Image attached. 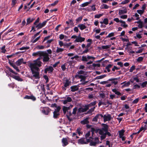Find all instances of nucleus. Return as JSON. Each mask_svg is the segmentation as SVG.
I'll return each mask as SVG.
<instances>
[{
    "label": "nucleus",
    "mask_w": 147,
    "mask_h": 147,
    "mask_svg": "<svg viewBox=\"0 0 147 147\" xmlns=\"http://www.w3.org/2000/svg\"><path fill=\"white\" fill-rule=\"evenodd\" d=\"M40 59V58H38L30 63V67L33 74V76L37 79L40 78L39 67L41 66L42 63V62L39 61Z\"/></svg>",
    "instance_id": "nucleus-1"
},
{
    "label": "nucleus",
    "mask_w": 147,
    "mask_h": 147,
    "mask_svg": "<svg viewBox=\"0 0 147 147\" xmlns=\"http://www.w3.org/2000/svg\"><path fill=\"white\" fill-rule=\"evenodd\" d=\"M89 142L90 146H95L99 143L98 138L97 137L93 138L90 137L89 139H86V140L85 138H82L78 141V143L80 144H86Z\"/></svg>",
    "instance_id": "nucleus-2"
},
{
    "label": "nucleus",
    "mask_w": 147,
    "mask_h": 147,
    "mask_svg": "<svg viewBox=\"0 0 147 147\" xmlns=\"http://www.w3.org/2000/svg\"><path fill=\"white\" fill-rule=\"evenodd\" d=\"M98 131L99 134L101 135L100 136V138L101 140L105 139L107 135L109 136H111V134L108 131L105 132V133H104L103 131H102V130H98Z\"/></svg>",
    "instance_id": "nucleus-3"
},
{
    "label": "nucleus",
    "mask_w": 147,
    "mask_h": 147,
    "mask_svg": "<svg viewBox=\"0 0 147 147\" xmlns=\"http://www.w3.org/2000/svg\"><path fill=\"white\" fill-rule=\"evenodd\" d=\"M95 57H93L87 55V56H82V60L84 61H87L90 59L94 60Z\"/></svg>",
    "instance_id": "nucleus-4"
},
{
    "label": "nucleus",
    "mask_w": 147,
    "mask_h": 147,
    "mask_svg": "<svg viewBox=\"0 0 147 147\" xmlns=\"http://www.w3.org/2000/svg\"><path fill=\"white\" fill-rule=\"evenodd\" d=\"M88 109V106H86L84 108H80L78 110V114H80L87 111Z\"/></svg>",
    "instance_id": "nucleus-5"
},
{
    "label": "nucleus",
    "mask_w": 147,
    "mask_h": 147,
    "mask_svg": "<svg viewBox=\"0 0 147 147\" xmlns=\"http://www.w3.org/2000/svg\"><path fill=\"white\" fill-rule=\"evenodd\" d=\"M43 54L42 56L43 57V61H47L49 59V58L48 54L45 52H43Z\"/></svg>",
    "instance_id": "nucleus-6"
},
{
    "label": "nucleus",
    "mask_w": 147,
    "mask_h": 147,
    "mask_svg": "<svg viewBox=\"0 0 147 147\" xmlns=\"http://www.w3.org/2000/svg\"><path fill=\"white\" fill-rule=\"evenodd\" d=\"M85 38H84L80 36H78L76 39L74 41V42H81L84 41Z\"/></svg>",
    "instance_id": "nucleus-7"
},
{
    "label": "nucleus",
    "mask_w": 147,
    "mask_h": 147,
    "mask_svg": "<svg viewBox=\"0 0 147 147\" xmlns=\"http://www.w3.org/2000/svg\"><path fill=\"white\" fill-rule=\"evenodd\" d=\"M102 126H103V127L102 128V129H98L97 130V132L98 133V130H102V131L104 132L107 131L108 130V126L107 125L105 124L102 123Z\"/></svg>",
    "instance_id": "nucleus-8"
},
{
    "label": "nucleus",
    "mask_w": 147,
    "mask_h": 147,
    "mask_svg": "<svg viewBox=\"0 0 147 147\" xmlns=\"http://www.w3.org/2000/svg\"><path fill=\"white\" fill-rule=\"evenodd\" d=\"M16 64L18 66H20L22 63L25 64L26 63V62H24V61L23 59L21 58L19 59L16 62Z\"/></svg>",
    "instance_id": "nucleus-9"
},
{
    "label": "nucleus",
    "mask_w": 147,
    "mask_h": 147,
    "mask_svg": "<svg viewBox=\"0 0 147 147\" xmlns=\"http://www.w3.org/2000/svg\"><path fill=\"white\" fill-rule=\"evenodd\" d=\"M47 22V21H45L42 23H39L36 26V27L38 29L41 28L46 25Z\"/></svg>",
    "instance_id": "nucleus-10"
},
{
    "label": "nucleus",
    "mask_w": 147,
    "mask_h": 147,
    "mask_svg": "<svg viewBox=\"0 0 147 147\" xmlns=\"http://www.w3.org/2000/svg\"><path fill=\"white\" fill-rule=\"evenodd\" d=\"M103 118L104 122L109 121L111 119V115L110 114L105 115L103 116Z\"/></svg>",
    "instance_id": "nucleus-11"
},
{
    "label": "nucleus",
    "mask_w": 147,
    "mask_h": 147,
    "mask_svg": "<svg viewBox=\"0 0 147 147\" xmlns=\"http://www.w3.org/2000/svg\"><path fill=\"white\" fill-rule=\"evenodd\" d=\"M37 36H35V37H34V35L32 36L31 38V42L32 43H35L40 38V36H39L38 37L36 38V37Z\"/></svg>",
    "instance_id": "nucleus-12"
},
{
    "label": "nucleus",
    "mask_w": 147,
    "mask_h": 147,
    "mask_svg": "<svg viewBox=\"0 0 147 147\" xmlns=\"http://www.w3.org/2000/svg\"><path fill=\"white\" fill-rule=\"evenodd\" d=\"M11 76L15 80L18 81H22L23 80L20 77L18 76H15L13 75H12Z\"/></svg>",
    "instance_id": "nucleus-13"
},
{
    "label": "nucleus",
    "mask_w": 147,
    "mask_h": 147,
    "mask_svg": "<svg viewBox=\"0 0 147 147\" xmlns=\"http://www.w3.org/2000/svg\"><path fill=\"white\" fill-rule=\"evenodd\" d=\"M117 78H111L109 79L108 80V81L109 82H111V84H113L114 85H116L117 84L118 82L116 81V80H117Z\"/></svg>",
    "instance_id": "nucleus-14"
},
{
    "label": "nucleus",
    "mask_w": 147,
    "mask_h": 147,
    "mask_svg": "<svg viewBox=\"0 0 147 147\" xmlns=\"http://www.w3.org/2000/svg\"><path fill=\"white\" fill-rule=\"evenodd\" d=\"M75 78H79L80 79V81H82V80H86V77L85 75H76L75 76Z\"/></svg>",
    "instance_id": "nucleus-15"
},
{
    "label": "nucleus",
    "mask_w": 147,
    "mask_h": 147,
    "mask_svg": "<svg viewBox=\"0 0 147 147\" xmlns=\"http://www.w3.org/2000/svg\"><path fill=\"white\" fill-rule=\"evenodd\" d=\"M119 15L126 13H127V10L126 8H123L119 10Z\"/></svg>",
    "instance_id": "nucleus-16"
},
{
    "label": "nucleus",
    "mask_w": 147,
    "mask_h": 147,
    "mask_svg": "<svg viewBox=\"0 0 147 147\" xmlns=\"http://www.w3.org/2000/svg\"><path fill=\"white\" fill-rule=\"evenodd\" d=\"M43 54V51H38L34 53H32V55L33 56H42V55Z\"/></svg>",
    "instance_id": "nucleus-17"
},
{
    "label": "nucleus",
    "mask_w": 147,
    "mask_h": 147,
    "mask_svg": "<svg viewBox=\"0 0 147 147\" xmlns=\"http://www.w3.org/2000/svg\"><path fill=\"white\" fill-rule=\"evenodd\" d=\"M62 146H65L68 144L67 140L66 138H63L62 140Z\"/></svg>",
    "instance_id": "nucleus-18"
},
{
    "label": "nucleus",
    "mask_w": 147,
    "mask_h": 147,
    "mask_svg": "<svg viewBox=\"0 0 147 147\" xmlns=\"http://www.w3.org/2000/svg\"><path fill=\"white\" fill-rule=\"evenodd\" d=\"M24 98L31 99L33 101L35 100L36 99V98L34 96L32 95L30 96L26 95L24 97Z\"/></svg>",
    "instance_id": "nucleus-19"
},
{
    "label": "nucleus",
    "mask_w": 147,
    "mask_h": 147,
    "mask_svg": "<svg viewBox=\"0 0 147 147\" xmlns=\"http://www.w3.org/2000/svg\"><path fill=\"white\" fill-rule=\"evenodd\" d=\"M53 69L51 66H50L49 67L46 68L45 70V73H47V71L49 72H51L53 71Z\"/></svg>",
    "instance_id": "nucleus-20"
},
{
    "label": "nucleus",
    "mask_w": 147,
    "mask_h": 147,
    "mask_svg": "<svg viewBox=\"0 0 147 147\" xmlns=\"http://www.w3.org/2000/svg\"><path fill=\"white\" fill-rule=\"evenodd\" d=\"M123 84H124L122 86V88H124L125 87H127L130 84V82L129 81H128L126 83L125 82H123L121 83V84L122 85Z\"/></svg>",
    "instance_id": "nucleus-21"
},
{
    "label": "nucleus",
    "mask_w": 147,
    "mask_h": 147,
    "mask_svg": "<svg viewBox=\"0 0 147 147\" xmlns=\"http://www.w3.org/2000/svg\"><path fill=\"white\" fill-rule=\"evenodd\" d=\"M120 23H121V26L123 27L124 28H126L128 27V25L126 24L125 21L121 20V21Z\"/></svg>",
    "instance_id": "nucleus-22"
},
{
    "label": "nucleus",
    "mask_w": 147,
    "mask_h": 147,
    "mask_svg": "<svg viewBox=\"0 0 147 147\" xmlns=\"http://www.w3.org/2000/svg\"><path fill=\"white\" fill-rule=\"evenodd\" d=\"M71 91L72 92H74L78 90V87L76 86H74L71 87Z\"/></svg>",
    "instance_id": "nucleus-23"
},
{
    "label": "nucleus",
    "mask_w": 147,
    "mask_h": 147,
    "mask_svg": "<svg viewBox=\"0 0 147 147\" xmlns=\"http://www.w3.org/2000/svg\"><path fill=\"white\" fill-rule=\"evenodd\" d=\"M78 26L81 30H82L86 28V26L85 25L83 24H79Z\"/></svg>",
    "instance_id": "nucleus-24"
},
{
    "label": "nucleus",
    "mask_w": 147,
    "mask_h": 147,
    "mask_svg": "<svg viewBox=\"0 0 147 147\" xmlns=\"http://www.w3.org/2000/svg\"><path fill=\"white\" fill-rule=\"evenodd\" d=\"M64 49H63L57 47L56 53H60L63 52Z\"/></svg>",
    "instance_id": "nucleus-25"
},
{
    "label": "nucleus",
    "mask_w": 147,
    "mask_h": 147,
    "mask_svg": "<svg viewBox=\"0 0 147 147\" xmlns=\"http://www.w3.org/2000/svg\"><path fill=\"white\" fill-rule=\"evenodd\" d=\"M90 3V1L86 2L81 4L80 6L82 7H84L88 5Z\"/></svg>",
    "instance_id": "nucleus-26"
},
{
    "label": "nucleus",
    "mask_w": 147,
    "mask_h": 147,
    "mask_svg": "<svg viewBox=\"0 0 147 147\" xmlns=\"http://www.w3.org/2000/svg\"><path fill=\"white\" fill-rule=\"evenodd\" d=\"M88 118H86L81 121V123L82 124H85L88 123Z\"/></svg>",
    "instance_id": "nucleus-27"
},
{
    "label": "nucleus",
    "mask_w": 147,
    "mask_h": 147,
    "mask_svg": "<svg viewBox=\"0 0 147 147\" xmlns=\"http://www.w3.org/2000/svg\"><path fill=\"white\" fill-rule=\"evenodd\" d=\"M119 137L124 136V134L125 132V131L123 129L119 131Z\"/></svg>",
    "instance_id": "nucleus-28"
},
{
    "label": "nucleus",
    "mask_w": 147,
    "mask_h": 147,
    "mask_svg": "<svg viewBox=\"0 0 147 147\" xmlns=\"http://www.w3.org/2000/svg\"><path fill=\"white\" fill-rule=\"evenodd\" d=\"M85 72L82 71L81 70L80 71L77 72V74L76 75H77L78 76L79 75H85L86 74L85 73Z\"/></svg>",
    "instance_id": "nucleus-29"
},
{
    "label": "nucleus",
    "mask_w": 147,
    "mask_h": 147,
    "mask_svg": "<svg viewBox=\"0 0 147 147\" xmlns=\"http://www.w3.org/2000/svg\"><path fill=\"white\" fill-rule=\"evenodd\" d=\"M100 8L101 9H107L109 8V6L106 4H103L101 5Z\"/></svg>",
    "instance_id": "nucleus-30"
},
{
    "label": "nucleus",
    "mask_w": 147,
    "mask_h": 147,
    "mask_svg": "<svg viewBox=\"0 0 147 147\" xmlns=\"http://www.w3.org/2000/svg\"><path fill=\"white\" fill-rule=\"evenodd\" d=\"M70 83L71 82L69 81L68 80H66L64 84V87H66L67 86H69L70 84Z\"/></svg>",
    "instance_id": "nucleus-31"
},
{
    "label": "nucleus",
    "mask_w": 147,
    "mask_h": 147,
    "mask_svg": "<svg viewBox=\"0 0 147 147\" xmlns=\"http://www.w3.org/2000/svg\"><path fill=\"white\" fill-rule=\"evenodd\" d=\"M81 129L80 128H78L77 129V132L79 136H80L82 134V132L81 131Z\"/></svg>",
    "instance_id": "nucleus-32"
},
{
    "label": "nucleus",
    "mask_w": 147,
    "mask_h": 147,
    "mask_svg": "<svg viewBox=\"0 0 147 147\" xmlns=\"http://www.w3.org/2000/svg\"><path fill=\"white\" fill-rule=\"evenodd\" d=\"M7 69L10 72H11V73L17 75V73H16L12 69H11L10 68L8 67H6Z\"/></svg>",
    "instance_id": "nucleus-33"
},
{
    "label": "nucleus",
    "mask_w": 147,
    "mask_h": 147,
    "mask_svg": "<svg viewBox=\"0 0 147 147\" xmlns=\"http://www.w3.org/2000/svg\"><path fill=\"white\" fill-rule=\"evenodd\" d=\"M136 36H135L134 38H136V37L138 39H140L142 38V36L141 35V34H139V33H136Z\"/></svg>",
    "instance_id": "nucleus-34"
},
{
    "label": "nucleus",
    "mask_w": 147,
    "mask_h": 147,
    "mask_svg": "<svg viewBox=\"0 0 147 147\" xmlns=\"http://www.w3.org/2000/svg\"><path fill=\"white\" fill-rule=\"evenodd\" d=\"M112 91L113 92L115 93V94L117 95H119L121 94V93L119 91H117L116 89H112Z\"/></svg>",
    "instance_id": "nucleus-35"
},
{
    "label": "nucleus",
    "mask_w": 147,
    "mask_h": 147,
    "mask_svg": "<svg viewBox=\"0 0 147 147\" xmlns=\"http://www.w3.org/2000/svg\"><path fill=\"white\" fill-rule=\"evenodd\" d=\"M59 115V113L56 112V111H54L53 112V117L55 118H57L58 116Z\"/></svg>",
    "instance_id": "nucleus-36"
},
{
    "label": "nucleus",
    "mask_w": 147,
    "mask_h": 147,
    "mask_svg": "<svg viewBox=\"0 0 147 147\" xmlns=\"http://www.w3.org/2000/svg\"><path fill=\"white\" fill-rule=\"evenodd\" d=\"M45 47L42 45H38L36 47V48L38 50L43 49Z\"/></svg>",
    "instance_id": "nucleus-37"
},
{
    "label": "nucleus",
    "mask_w": 147,
    "mask_h": 147,
    "mask_svg": "<svg viewBox=\"0 0 147 147\" xmlns=\"http://www.w3.org/2000/svg\"><path fill=\"white\" fill-rule=\"evenodd\" d=\"M69 109V107H63V112L64 113H65L67 110Z\"/></svg>",
    "instance_id": "nucleus-38"
},
{
    "label": "nucleus",
    "mask_w": 147,
    "mask_h": 147,
    "mask_svg": "<svg viewBox=\"0 0 147 147\" xmlns=\"http://www.w3.org/2000/svg\"><path fill=\"white\" fill-rule=\"evenodd\" d=\"M111 46V45H107L105 46H102L101 47V48L103 49H107L109 48Z\"/></svg>",
    "instance_id": "nucleus-39"
},
{
    "label": "nucleus",
    "mask_w": 147,
    "mask_h": 147,
    "mask_svg": "<svg viewBox=\"0 0 147 147\" xmlns=\"http://www.w3.org/2000/svg\"><path fill=\"white\" fill-rule=\"evenodd\" d=\"M103 15V13L97 14L95 15L94 18H99Z\"/></svg>",
    "instance_id": "nucleus-40"
},
{
    "label": "nucleus",
    "mask_w": 147,
    "mask_h": 147,
    "mask_svg": "<svg viewBox=\"0 0 147 147\" xmlns=\"http://www.w3.org/2000/svg\"><path fill=\"white\" fill-rule=\"evenodd\" d=\"M5 46H4L1 48V52L3 53H5L6 51V50L5 49Z\"/></svg>",
    "instance_id": "nucleus-41"
},
{
    "label": "nucleus",
    "mask_w": 147,
    "mask_h": 147,
    "mask_svg": "<svg viewBox=\"0 0 147 147\" xmlns=\"http://www.w3.org/2000/svg\"><path fill=\"white\" fill-rule=\"evenodd\" d=\"M144 12V10L140 9L137 10V13L141 15Z\"/></svg>",
    "instance_id": "nucleus-42"
},
{
    "label": "nucleus",
    "mask_w": 147,
    "mask_h": 147,
    "mask_svg": "<svg viewBox=\"0 0 147 147\" xmlns=\"http://www.w3.org/2000/svg\"><path fill=\"white\" fill-rule=\"evenodd\" d=\"M129 1V0H125L123 1L120 4H125L128 3Z\"/></svg>",
    "instance_id": "nucleus-43"
},
{
    "label": "nucleus",
    "mask_w": 147,
    "mask_h": 147,
    "mask_svg": "<svg viewBox=\"0 0 147 147\" xmlns=\"http://www.w3.org/2000/svg\"><path fill=\"white\" fill-rule=\"evenodd\" d=\"M114 35V32H111L109 33L108 36H106L107 38H110L111 37L113 36Z\"/></svg>",
    "instance_id": "nucleus-44"
},
{
    "label": "nucleus",
    "mask_w": 147,
    "mask_h": 147,
    "mask_svg": "<svg viewBox=\"0 0 147 147\" xmlns=\"http://www.w3.org/2000/svg\"><path fill=\"white\" fill-rule=\"evenodd\" d=\"M29 47H23L20 48L19 49L20 50H27L29 49Z\"/></svg>",
    "instance_id": "nucleus-45"
},
{
    "label": "nucleus",
    "mask_w": 147,
    "mask_h": 147,
    "mask_svg": "<svg viewBox=\"0 0 147 147\" xmlns=\"http://www.w3.org/2000/svg\"><path fill=\"white\" fill-rule=\"evenodd\" d=\"M42 112L45 115H48L49 112V111L47 109H46V110H43L42 111Z\"/></svg>",
    "instance_id": "nucleus-46"
},
{
    "label": "nucleus",
    "mask_w": 147,
    "mask_h": 147,
    "mask_svg": "<svg viewBox=\"0 0 147 147\" xmlns=\"http://www.w3.org/2000/svg\"><path fill=\"white\" fill-rule=\"evenodd\" d=\"M106 76V75H105V74L103 75H101V76H98L97 77V78H98L97 79H102V78H104Z\"/></svg>",
    "instance_id": "nucleus-47"
},
{
    "label": "nucleus",
    "mask_w": 147,
    "mask_h": 147,
    "mask_svg": "<svg viewBox=\"0 0 147 147\" xmlns=\"http://www.w3.org/2000/svg\"><path fill=\"white\" fill-rule=\"evenodd\" d=\"M77 109V107H75L73 109L72 113L73 114L75 115L76 114Z\"/></svg>",
    "instance_id": "nucleus-48"
},
{
    "label": "nucleus",
    "mask_w": 147,
    "mask_h": 147,
    "mask_svg": "<svg viewBox=\"0 0 147 147\" xmlns=\"http://www.w3.org/2000/svg\"><path fill=\"white\" fill-rule=\"evenodd\" d=\"M56 109H55L54 111L59 113V111L61 109L60 107L59 106L56 107Z\"/></svg>",
    "instance_id": "nucleus-49"
},
{
    "label": "nucleus",
    "mask_w": 147,
    "mask_h": 147,
    "mask_svg": "<svg viewBox=\"0 0 147 147\" xmlns=\"http://www.w3.org/2000/svg\"><path fill=\"white\" fill-rule=\"evenodd\" d=\"M70 40V39L68 38V36L65 35L64 38V41L66 42H69Z\"/></svg>",
    "instance_id": "nucleus-50"
},
{
    "label": "nucleus",
    "mask_w": 147,
    "mask_h": 147,
    "mask_svg": "<svg viewBox=\"0 0 147 147\" xmlns=\"http://www.w3.org/2000/svg\"><path fill=\"white\" fill-rule=\"evenodd\" d=\"M113 20L115 21L116 23L121 22V20H119L118 18H115Z\"/></svg>",
    "instance_id": "nucleus-51"
},
{
    "label": "nucleus",
    "mask_w": 147,
    "mask_h": 147,
    "mask_svg": "<svg viewBox=\"0 0 147 147\" xmlns=\"http://www.w3.org/2000/svg\"><path fill=\"white\" fill-rule=\"evenodd\" d=\"M101 30L100 29H96V28L94 29L93 31L95 32L97 34L99 33L100 32Z\"/></svg>",
    "instance_id": "nucleus-52"
},
{
    "label": "nucleus",
    "mask_w": 147,
    "mask_h": 147,
    "mask_svg": "<svg viewBox=\"0 0 147 147\" xmlns=\"http://www.w3.org/2000/svg\"><path fill=\"white\" fill-rule=\"evenodd\" d=\"M103 23L106 25L108 23V19L107 18L104 19L103 20Z\"/></svg>",
    "instance_id": "nucleus-53"
},
{
    "label": "nucleus",
    "mask_w": 147,
    "mask_h": 147,
    "mask_svg": "<svg viewBox=\"0 0 147 147\" xmlns=\"http://www.w3.org/2000/svg\"><path fill=\"white\" fill-rule=\"evenodd\" d=\"M65 36V35H63V34H60L59 35V39L60 40H62V39H64Z\"/></svg>",
    "instance_id": "nucleus-54"
},
{
    "label": "nucleus",
    "mask_w": 147,
    "mask_h": 147,
    "mask_svg": "<svg viewBox=\"0 0 147 147\" xmlns=\"http://www.w3.org/2000/svg\"><path fill=\"white\" fill-rule=\"evenodd\" d=\"M81 82V84L83 85H84L85 84L88 82V81H86V80H82V81H80Z\"/></svg>",
    "instance_id": "nucleus-55"
},
{
    "label": "nucleus",
    "mask_w": 147,
    "mask_h": 147,
    "mask_svg": "<svg viewBox=\"0 0 147 147\" xmlns=\"http://www.w3.org/2000/svg\"><path fill=\"white\" fill-rule=\"evenodd\" d=\"M96 104V102H92L89 105H87V106H88V108L90 106H92Z\"/></svg>",
    "instance_id": "nucleus-56"
},
{
    "label": "nucleus",
    "mask_w": 147,
    "mask_h": 147,
    "mask_svg": "<svg viewBox=\"0 0 147 147\" xmlns=\"http://www.w3.org/2000/svg\"><path fill=\"white\" fill-rule=\"evenodd\" d=\"M90 7H91V10L92 11H94L96 10V8L95 7V5H93L91 6H90Z\"/></svg>",
    "instance_id": "nucleus-57"
},
{
    "label": "nucleus",
    "mask_w": 147,
    "mask_h": 147,
    "mask_svg": "<svg viewBox=\"0 0 147 147\" xmlns=\"http://www.w3.org/2000/svg\"><path fill=\"white\" fill-rule=\"evenodd\" d=\"M66 100L68 102H69L71 101L72 99L71 98L69 97H67L66 98Z\"/></svg>",
    "instance_id": "nucleus-58"
},
{
    "label": "nucleus",
    "mask_w": 147,
    "mask_h": 147,
    "mask_svg": "<svg viewBox=\"0 0 147 147\" xmlns=\"http://www.w3.org/2000/svg\"><path fill=\"white\" fill-rule=\"evenodd\" d=\"M33 20H31L30 18H28L27 20V24H29L32 22Z\"/></svg>",
    "instance_id": "nucleus-59"
},
{
    "label": "nucleus",
    "mask_w": 147,
    "mask_h": 147,
    "mask_svg": "<svg viewBox=\"0 0 147 147\" xmlns=\"http://www.w3.org/2000/svg\"><path fill=\"white\" fill-rule=\"evenodd\" d=\"M143 27V23L142 22L141 23L139 24L138 25V27L139 28H142Z\"/></svg>",
    "instance_id": "nucleus-60"
},
{
    "label": "nucleus",
    "mask_w": 147,
    "mask_h": 147,
    "mask_svg": "<svg viewBox=\"0 0 147 147\" xmlns=\"http://www.w3.org/2000/svg\"><path fill=\"white\" fill-rule=\"evenodd\" d=\"M98 115H96L95 117L93 119V121H97V119L98 118Z\"/></svg>",
    "instance_id": "nucleus-61"
},
{
    "label": "nucleus",
    "mask_w": 147,
    "mask_h": 147,
    "mask_svg": "<svg viewBox=\"0 0 147 147\" xmlns=\"http://www.w3.org/2000/svg\"><path fill=\"white\" fill-rule=\"evenodd\" d=\"M128 50V51L129 53L130 54H133L134 53H135V52L133 51H132L129 48L128 49H127Z\"/></svg>",
    "instance_id": "nucleus-62"
},
{
    "label": "nucleus",
    "mask_w": 147,
    "mask_h": 147,
    "mask_svg": "<svg viewBox=\"0 0 147 147\" xmlns=\"http://www.w3.org/2000/svg\"><path fill=\"white\" fill-rule=\"evenodd\" d=\"M127 16L126 15H123L120 16L121 18L123 19H125L127 18Z\"/></svg>",
    "instance_id": "nucleus-63"
},
{
    "label": "nucleus",
    "mask_w": 147,
    "mask_h": 147,
    "mask_svg": "<svg viewBox=\"0 0 147 147\" xmlns=\"http://www.w3.org/2000/svg\"><path fill=\"white\" fill-rule=\"evenodd\" d=\"M135 67L134 66H132L130 68L129 71L130 72H132L133 70L135 69Z\"/></svg>",
    "instance_id": "nucleus-64"
}]
</instances>
